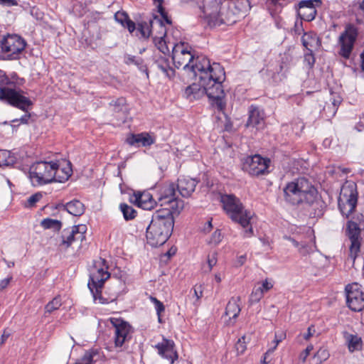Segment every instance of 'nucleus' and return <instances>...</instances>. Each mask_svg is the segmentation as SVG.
I'll return each instance as SVG.
<instances>
[{
    "label": "nucleus",
    "mask_w": 364,
    "mask_h": 364,
    "mask_svg": "<svg viewBox=\"0 0 364 364\" xmlns=\"http://www.w3.org/2000/svg\"><path fill=\"white\" fill-rule=\"evenodd\" d=\"M286 334L282 332L280 334L275 333L274 340L273 341L274 346L271 347L267 351V354L272 353L277 348L279 343L285 338Z\"/></svg>",
    "instance_id": "a18cd8bd"
},
{
    "label": "nucleus",
    "mask_w": 364,
    "mask_h": 364,
    "mask_svg": "<svg viewBox=\"0 0 364 364\" xmlns=\"http://www.w3.org/2000/svg\"><path fill=\"white\" fill-rule=\"evenodd\" d=\"M153 41L157 48L164 54H166L169 53V48L167 45L166 41H165V38H161V39L156 40V38H153Z\"/></svg>",
    "instance_id": "a19ab883"
},
{
    "label": "nucleus",
    "mask_w": 364,
    "mask_h": 364,
    "mask_svg": "<svg viewBox=\"0 0 364 364\" xmlns=\"http://www.w3.org/2000/svg\"><path fill=\"white\" fill-rule=\"evenodd\" d=\"M110 323L114 328V344L116 347H122L127 340L132 327L128 322L122 318H111Z\"/></svg>",
    "instance_id": "a211bd4d"
},
{
    "label": "nucleus",
    "mask_w": 364,
    "mask_h": 364,
    "mask_svg": "<svg viewBox=\"0 0 364 364\" xmlns=\"http://www.w3.org/2000/svg\"><path fill=\"white\" fill-rule=\"evenodd\" d=\"M284 200L292 205H303L314 217L322 215L323 202L316 188L309 179L301 177L288 183L284 188Z\"/></svg>",
    "instance_id": "f257e3e1"
},
{
    "label": "nucleus",
    "mask_w": 364,
    "mask_h": 364,
    "mask_svg": "<svg viewBox=\"0 0 364 364\" xmlns=\"http://www.w3.org/2000/svg\"><path fill=\"white\" fill-rule=\"evenodd\" d=\"M203 286L201 284L196 285L193 288L194 296L196 300L198 301L203 296Z\"/></svg>",
    "instance_id": "6e6d98bb"
},
{
    "label": "nucleus",
    "mask_w": 364,
    "mask_h": 364,
    "mask_svg": "<svg viewBox=\"0 0 364 364\" xmlns=\"http://www.w3.org/2000/svg\"><path fill=\"white\" fill-rule=\"evenodd\" d=\"M63 171V174L58 173L55 177V182L63 183L68 180L72 174L71 163L68 162L66 167L60 168Z\"/></svg>",
    "instance_id": "f704fd0d"
},
{
    "label": "nucleus",
    "mask_w": 364,
    "mask_h": 364,
    "mask_svg": "<svg viewBox=\"0 0 364 364\" xmlns=\"http://www.w3.org/2000/svg\"><path fill=\"white\" fill-rule=\"evenodd\" d=\"M316 14L317 11L316 8L312 7L309 10L301 9L298 11V15L300 18L306 21H313L315 18Z\"/></svg>",
    "instance_id": "c9c22d12"
},
{
    "label": "nucleus",
    "mask_w": 364,
    "mask_h": 364,
    "mask_svg": "<svg viewBox=\"0 0 364 364\" xmlns=\"http://www.w3.org/2000/svg\"><path fill=\"white\" fill-rule=\"evenodd\" d=\"M246 261V255H241L237 259V264L240 266H242Z\"/></svg>",
    "instance_id": "774afa93"
},
{
    "label": "nucleus",
    "mask_w": 364,
    "mask_h": 364,
    "mask_svg": "<svg viewBox=\"0 0 364 364\" xmlns=\"http://www.w3.org/2000/svg\"><path fill=\"white\" fill-rule=\"evenodd\" d=\"M9 158L13 159V163L14 162V158L11 156V153L6 150H0V160L4 161L7 160Z\"/></svg>",
    "instance_id": "13d9d810"
},
{
    "label": "nucleus",
    "mask_w": 364,
    "mask_h": 364,
    "mask_svg": "<svg viewBox=\"0 0 364 364\" xmlns=\"http://www.w3.org/2000/svg\"><path fill=\"white\" fill-rule=\"evenodd\" d=\"M223 239V235L220 230H216L211 235L209 243L215 245H218Z\"/></svg>",
    "instance_id": "603ef678"
},
{
    "label": "nucleus",
    "mask_w": 364,
    "mask_h": 364,
    "mask_svg": "<svg viewBox=\"0 0 364 364\" xmlns=\"http://www.w3.org/2000/svg\"><path fill=\"white\" fill-rule=\"evenodd\" d=\"M217 263V253L213 252V254L208 256L207 259V267L205 266L203 267V270L205 272H210L213 269V267Z\"/></svg>",
    "instance_id": "c03bdc74"
},
{
    "label": "nucleus",
    "mask_w": 364,
    "mask_h": 364,
    "mask_svg": "<svg viewBox=\"0 0 364 364\" xmlns=\"http://www.w3.org/2000/svg\"><path fill=\"white\" fill-rule=\"evenodd\" d=\"M346 304L353 311H360L364 308V294L358 283L348 284L346 288Z\"/></svg>",
    "instance_id": "dca6fc26"
},
{
    "label": "nucleus",
    "mask_w": 364,
    "mask_h": 364,
    "mask_svg": "<svg viewBox=\"0 0 364 364\" xmlns=\"http://www.w3.org/2000/svg\"><path fill=\"white\" fill-rule=\"evenodd\" d=\"M270 160L259 154L248 156L242 162V170L252 176L267 175L269 173Z\"/></svg>",
    "instance_id": "ddd939ff"
},
{
    "label": "nucleus",
    "mask_w": 364,
    "mask_h": 364,
    "mask_svg": "<svg viewBox=\"0 0 364 364\" xmlns=\"http://www.w3.org/2000/svg\"><path fill=\"white\" fill-rule=\"evenodd\" d=\"M301 43L306 49H311L315 45L319 46L321 41L316 33L305 32L301 38Z\"/></svg>",
    "instance_id": "cd10ccee"
},
{
    "label": "nucleus",
    "mask_w": 364,
    "mask_h": 364,
    "mask_svg": "<svg viewBox=\"0 0 364 364\" xmlns=\"http://www.w3.org/2000/svg\"><path fill=\"white\" fill-rule=\"evenodd\" d=\"M174 217L167 210H158L152 215L146 228V237L152 247L163 245L170 237L173 230Z\"/></svg>",
    "instance_id": "20e7f679"
},
{
    "label": "nucleus",
    "mask_w": 364,
    "mask_h": 364,
    "mask_svg": "<svg viewBox=\"0 0 364 364\" xmlns=\"http://www.w3.org/2000/svg\"><path fill=\"white\" fill-rule=\"evenodd\" d=\"M358 195L355 183L347 181L342 186L338 198V205L343 216L348 218L355 211L358 203Z\"/></svg>",
    "instance_id": "9d476101"
},
{
    "label": "nucleus",
    "mask_w": 364,
    "mask_h": 364,
    "mask_svg": "<svg viewBox=\"0 0 364 364\" xmlns=\"http://www.w3.org/2000/svg\"><path fill=\"white\" fill-rule=\"evenodd\" d=\"M119 208L126 220H132L136 217V212L132 206L126 203H122Z\"/></svg>",
    "instance_id": "72a5a7b5"
},
{
    "label": "nucleus",
    "mask_w": 364,
    "mask_h": 364,
    "mask_svg": "<svg viewBox=\"0 0 364 364\" xmlns=\"http://www.w3.org/2000/svg\"><path fill=\"white\" fill-rule=\"evenodd\" d=\"M64 208L74 216H80L85 212V205L79 200H73L64 205Z\"/></svg>",
    "instance_id": "bb28decb"
},
{
    "label": "nucleus",
    "mask_w": 364,
    "mask_h": 364,
    "mask_svg": "<svg viewBox=\"0 0 364 364\" xmlns=\"http://www.w3.org/2000/svg\"><path fill=\"white\" fill-rule=\"evenodd\" d=\"M87 226L83 224L66 228L61 231L59 245L65 248L70 247L77 240L82 241L85 239Z\"/></svg>",
    "instance_id": "2eb2a0df"
},
{
    "label": "nucleus",
    "mask_w": 364,
    "mask_h": 364,
    "mask_svg": "<svg viewBox=\"0 0 364 364\" xmlns=\"http://www.w3.org/2000/svg\"><path fill=\"white\" fill-rule=\"evenodd\" d=\"M10 336L11 333L8 331L4 330L0 338V346L4 345Z\"/></svg>",
    "instance_id": "69168bd1"
},
{
    "label": "nucleus",
    "mask_w": 364,
    "mask_h": 364,
    "mask_svg": "<svg viewBox=\"0 0 364 364\" xmlns=\"http://www.w3.org/2000/svg\"><path fill=\"white\" fill-rule=\"evenodd\" d=\"M346 235L350 241L349 257L354 263L360 250V229L358 225L355 222L349 221L347 225Z\"/></svg>",
    "instance_id": "f3484780"
},
{
    "label": "nucleus",
    "mask_w": 364,
    "mask_h": 364,
    "mask_svg": "<svg viewBox=\"0 0 364 364\" xmlns=\"http://www.w3.org/2000/svg\"><path fill=\"white\" fill-rule=\"evenodd\" d=\"M124 27H126L129 33H132L136 30V25L132 20L128 19L125 23Z\"/></svg>",
    "instance_id": "052dcab7"
},
{
    "label": "nucleus",
    "mask_w": 364,
    "mask_h": 364,
    "mask_svg": "<svg viewBox=\"0 0 364 364\" xmlns=\"http://www.w3.org/2000/svg\"><path fill=\"white\" fill-rule=\"evenodd\" d=\"M156 65L157 68L169 78L174 75L175 71L170 67L168 60L165 59L159 60L156 62Z\"/></svg>",
    "instance_id": "c756f323"
},
{
    "label": "nucleus",
    "mask_w": 364,
    "mask_h": 364,
    "mask_svg": "<svg viewBox=\"0 0 364 364\" xmlns=\"http://www.w3.org/2000/svg\"><path fill=\"white\" fill-rule=\"evenodd\" d=\"M13 277L12 276H9L4 279H1L0 281V291L6 289L11 281L12 280Z\"/></svg>",
    "instance_id": "bf43d9fd"
},
{
    "label": "nucleus",
    "mask_w": 364,
    "mask_h": 364,
    "mask_svg": "<svg viewBox=\"0 0 364 364\" xmlns=\"http://www.w3.org/2000/svg\"><path fill=\"white\" fill-rule=\"evenodd\" d=\"M115 20L120 23L122 26H124V23L129 19L128 15L124 11H118L114 15Z\"/></svg>",
    "instance_id": "864d4df0"
},
{
    "label": "nucleus",
    "mask_w": 364,
    "mask_h": 364,
    "mask_svg": "<svg viewBox=\"0 0 364 364\" xmlns=\"http://www.w3.org/2000/svg\"><path fill=\"white\" fill-rule=\"evenodd\" d=\"M313 350V346L309 345L306 349L300 354V359L302 362H305L310 352Z\"/></svg>",
    "instance_id": "4d7b16f0"
},
{
    "label": "nucleus",
    "mask_w": 364,
    "mask_h": 364,
    "mask_svg": "<svg viewBox=\"0 0 364 364\" xmlns=\"http://www.w3.org/2000/svg\"><path fill=\"white\" fill-rule=\"evenodd\" d=\"M137 31L141 33V36L144 38H149L152 36V28L150 26V20L149 22L142 21L138 23Z\"/></svg>",
    "instance_id": "473e14b6"
},
{
    "label": "nucleus",
    "mask_w": 364,
    "mask_h": 364,
    "mask_svg": "<svg viewBox=\"0 0 364 364\" xmlns=\"http://www.w3.org/2000/svg\"><path fill=\"white\" fill-rule=\"evenodd\" d=\"M42 197L43 195L41 193H36L31 196L27 200L28 206H33L37 202H38L42 198Z\"/></svg>",
    "instance_id": "5fc2aeb1"
},
{
    "label": "nucleus",
    "mask_w": 364,
    "mask_h": 364,
    "mask_svg": "<svg viewBox=\"0 0 364 364\" xmlns=\"http://www.w3.org/2000/svg\"><path fill=\"white\" fill-rule=\"evenodd\" d=\"M41 225L44 229H53L54 230L59 231L62 227V223L58 220L45 218L41 220Z\"/></svg>",
    "instance_id": "7c9ffc66"
},
{
    "label": "nucleus",
    "mask_w": 364,
    "mask_h": 364,
    "mask_svg": "<svg viewBox=\"0 0 364 364\" xmlns=\"http://www.w3.org/2000/svg\"><path fill=\"white\" fill-rule=\"evenodd\" d=\"M172 59L178 68L183 67V70H189L193 74L196 73L195 66L199 63L201 65L202 59L209 60L205 56H198L194 63L193 55L186 48H184L183 44L173 47Z\"/></svg>",
    "instance_id": "f8f14e48"
},
{
    "label": "nucleus",
    "mask_w": 364,
    "mask_h": 364,
    "mask_svg": "<svg viewBox=\"0 0 364 364\" xmlns=\"http://www.w3.org/2000/svg\"><path fill=\"white\" fill-rule=\"evenodd\" d=\"M135 203L137 205L144 210H151L156 205V198L154 199L153 196L148 192L137 193L134 194Z\"/></svg>",
    "instance_id": "b1692460"
},
{
    "label": "nucleus",
    "mask_w": 364,
    "mask_h": 364,
    "mask_svg": "<svg viewBox=\"0 0 364 364\" xmlns=\"http://www.w3.org/2000/svg\"><path fill=\"white\" fill-rule=\"evenodd\" d=\"M358 37V27L353 23H347L344 31L341 33L337 42L339 46L338 53L341 57L346 60L350 58Z\"/></svg>",
    "instance_id": "9b49d317"
},
{
    "label": "nucleus",
    "mask_w": 364,
    "mask_h": 364,
    "mask_svg": "<svg viewBox=\"0 0 364 364\" xmlns=\"http://www.w3.org/2000/svg\"><path fill=\"white\" fill-rule=\"evenodd\" d=\"M57 161H40L30 168V178L34 185L55 182Z\"/></svg>",
    "instance_id": "1a4fd4ad"
},
{
    "label": "nucleus",
    "mask_w": 364,
    "mask_h": 364,
    "mask_svg": "<svg viewBox=\"0 0 364 364\" xmlns=\"http://www.w3.org/2000/svg\"><path fill=\"white\" fill-rule=\"evenodd\" d=\"M166 22L165 19L160 16H154L152 19H150V26L152 28V38L156 40L165 38L166 36L167 28L166 25L171 26Z\"/></svg>",
    "instance_id": "412c9836"
},
{
    "label": "nucleus",
    "mask_w": 364,
    "mask_h": 364,
    "mask_svg": "<svg viewBox=\"0 0 364 364\" xmlns=\"http://www.w3.org/2000/svg\"><path fill=\"white\" fill-rule=\"evenodd\" d=\"M223 81L213 80L211 90H208V97L212 101L211 105L220 112L223 111L225 107V102L223 100L225 93L222 85Z\"/></svg>",
    "instance_id": "aec40b11"
},
{
    "label": "nucleus",
    "mask_w": 364,
    "mask_h": 364,
    "mask_svg": "<svg viewBox=\"0 0 364 364\" xmlns=\"http://www.w3.org/2000/svg\"><path fill=\"white\" fill-rule=\"evenodd\" d=\"M329 357V353L328 350L325 348H320L314 355V358H316L320 363L326 360Z\"/></svg>",
    "instance_id": "09e8293b"
},
{
    "label": "nucleus",
    "mask_w": 364,
    "mask_h": 364,
    "mask_svg": "<svg viewBox=\"0 0 364 364\" xmlns=\"http://www.w3.org/2000/svg\"><path fill=\"white\" fill-rule=\"evenodd\" d=\"M308 52L304 54V63L311 68L315 63V57L311 49H307Z\"/></svg>",
    "instance_id": "de8ad7c7"
},
{
    "label": "nucleus",
    "mask_w": 364,
    "mask_h": 364,
    "mask_svg": "<svg viewBox=\"0 0 364 364\" xmlns=\"http://www.w3.org/2000/svg\"><path fill=\"white\" fill-rule=\"evenodd\" d=\"M110 105L114 107V110L117 112L122 111L126 105V100L123 97L118 98L116 100H113L110 102Z\"/></svg>",
    "instance_id": "49530a36"
},
{
    "label": "nucleus",
    "mask_w": 364,
    "mask_h": 364,
    "mask_svg": "<svg viewBox=\"0 0 364 364\" xmlns=\"http://www.w3.org/2000/svg\"><path fill=\"white\" fill-rule=\"evenodd\" d=\"M212 228H213L212 222H211V220H208L206 223V224H205V227L203 228V230L205 232H209L212 229Z\"/></svg>",
    "instance_id": "338daca9"
},
{
    "label": "nucleus",
    "mask_w": 364,
    "mask_h": 364,
    "mask_svg": "<svg viewBox=\"0 0 364 364\" xmlns=\"http://www.w3.org/2000/svg\"><path fill=\"white\" fill-rule=\"evenodd\" d=\"M221 202L224 210L232 221L239 223L244 228H247L245 231V236L252 235L253 230L250 226L252 214L250 211L244 209L240 200L234 195L225 194L221 196Z\"/></svg>",
    "instance_id": "423d86ee"
},
{
    "label": "nucleus",
    "mask_w": 364,
    "mask_h": 364,
    "mask_svg": "<svg viewBox=\"0 0 364 364\" xmlns=\"http://www.w3.org/2000/svg\"><path fill=\"white\" fill-rule=\"evenodd\" d=\"M126 141L130 146H149L155 142V139L147 132H141L140 134H132L129 136Z\"/></svg>",
    "instance_id": "4be33fe9"
},
{
    "label": "nucleus",
    "mask_w": 364,
    "mask_h": 364,
    "mask_svg": "<svg viewBox=\"0 0 364 364\" xmlns=\"http://www.w3.org/2000/svg\"><path fill=\"white\" fill-rule=\"evenodd\" d=\"M62 305L61 299L60 296H55L52 301L48 302L45 306V314H51L55 310H58Z\"/></svg>",
    "instance_id": "4c0bfd02"
},
{
    "label": "nucleus",
    "mask_w": 364,
    "mask_h": 364,
    "mask_svg": "<svg viewBox=\"0 0 364 364\" xmlns=\"http://www.w3.org/2000/svg\"><path fill=\"white\" fill-rule=\"evenodd\" d=\"M262 288L263 294L269 289H271L273 287V284L267 281V279H265L260 287Z\"/></svg>",
    "instance_id": "0e129e2a"
},
{
    "label": "nucleus",
    "mask_w": 364,
    "mask_h": 364,
    "mask_svg": "<svg viewBox=\"0 0 364 364\" xmlns=\"http://www.w3.org/2000/svg\"><path fill=\"white\" fill-rule=\"evenodd\" d=\"M264 123L263 114L257 107L251 106L249 110V117L246 127H252L259 129Z\"/></svg>",
    "instance_id": "393cba45"
},
{
    "label": "nucleus",
    "mask_w": 364,
    "mask_h": 364,
    "mask_svg": "<svg viewBox=\"0 0 364 364\" xmlns=\"http://www.w3.org/2000/svg\"><path fill=\"white\" fill-rule=\"evenodd\" d=\"M235 349L238 354H242L246 350L245 336L240 338L235 343Z\"/></svg>",
    "instance_id": "3c124183"
},
{
    "label": "nucleus",
    "mask_w": 364,
    "mask_h": 364,
    "mask_svg": "<svg viewBox=\"0 0 364 364\" xmlns=\"http://www.w3.org/2000/svg\"><path fill=\"white\" fill-rule=\"evenodd\" d=\"M151 301L154 304L156 314H161L165 311V306L164 304L158 300L156 297L150 296Z\"/></svg>",
    "instance_id": "8fccbe9b"
},
{
    "label": "nucleus",
    "mask_w": 364,
    "mask_h": 364,
    "mask_svg": "<svg viewBox=\"0 0 364 364\" xmlns=\"http://www.w3.org/2000/svg\"><path fill=\"white\" fill-rule=\"evenodd\" d=\"M21 92L20 89L16 88V83L11 81L3 70H0V100L28 112V109L33 103ZM30 117L31 114L26 113L20 119H14L12 122L27 124Z\"/></svg>",
    "instance_id": "39448f33"
},
{
    "label": "nucleus",
    "mask_w": 364,
    "mask_h": 364,
    "mask_svg": "<svg viewBox=\"0 0 364 364\" xmlns=\"http://www.w3.org/2000/svg\"><path fill=\"white\" fill-rule=\"evenodd\" d=\"M26 46L25 40L16 34H9L1 41V50L10 60L18 59Z\"/></svg>",
    "instance_id": "4468645a"
},
{
    "label": "nucleus",
    "mask_w": 364,
    "mask_h": 364,
    "mask_svg": "<svg viewBox=\"0 0 364 364\" xmlns=\"http://www.w3.org/2000/svg\"><path fill=\"white\" fill-rule=\"evenodd\" d=\"M155 348L157 349L159 355L168 360L170 364H173L178 358L175 343L172 340L163 338L162 341L155 346Z\"/></svg>",
    "instance_id": "6ab92c4d"
},
{
    "label": "nucleus",
    "mask_w": 364,
    "mask_h": 364,
    "mask_svg": "<svg viewBox=\"0 0 364 364\" xmlns=\"http://www.w3.org/2000/svg\"><path fill=\"white\" fill-rule=\"evenodd\" d=\"M321 5V0H302L299 4V9L309 10L311 7L316 8Z\"/></svg>",
    "instance_id": "58836bf2"
},
{
    "label": "nucleus",
    "mask_w": 364,
    "mask_h": 364,
    "mask_svg": "<svg viewBox=\"0 0 364 364\" xmlns=\"http://www.w3.org/2000/svg\"><path fill=\"white\" fill-rule=\"evenodd\" d=\"M108 267L106 264L105 259H100V261L95 262L93 267L90 270V279L87 284L88 288L92 294L94 300H98L100 304H108L114 299H105L102 296V288L107 279L110 277L109 272L107 271Z\"/></svg>",
    "instance_id": "0eeeda50"
},
{
    "label": "nucleus",
    "mask_w": 364,
    "mask_h": 364,
    "mask_svg": "<svg viewBox=\"0 0 364 364\" xmlns=\"http://www.w3.org/2000/svg\"><path fill=\"white\" fill-rule=\"evenodd\" d=\"M201 65L195 66L196 73L195 77L199 79L198 83H193L188 86L184 92L185 97L192 101L208 96V90H210L213 80H225V73L224 68L218 63H210V60L202 59Z\"/></svg>",
    "instance_id": "7ed1b4c3"
},
{
    "label": "nucleus",
    "mask_w": 364,
    "mask_h": 364,
    "mask_svg": "<svg viewBox=\"0 0 364 364\" xmlns=\"http://www.w3.org/2000/svg\"><path fill=\"white\" fill-rule=\"evenodd\" d=\"M263 290L262 287L254 288L249 299V303L253 304L259 302L263 297Z\"/></svg>",
    "instance_id": "ea45409f"
},
{
    "label": "nucleus",
    "mask_w": 364,
    "mask_h": 364,
    "mask_svg": "<svg viewBox=\"0 0 364 364\" xmlns=\"http://www.w3.org/2000/svg\"><path fill=\"white\" fill-rule=\"evenodd\" d=\"M157 202L162 208L167 210L171 214L178 215L183 208L184 202L176 197V189L173 183H166L157 191L156 195Z\"/></svg>",
    "instance_id": "6e6552de"
},
{
    "label": "nucleus",
    "mask_w": 364,
    "mask_h": 364,
    "mask_svg": "<svg viewBox=\"0 0 364 364\" xmlns=\"http://www.w3.org/2000/svg\"><path fill=\"white\" fill-rule=\"evenodd\" d=\"M197 183L194 178L183 177L178 179L177 189L183 197L188 198L195 191Z\"/></svg>",
    "instance_id": "5701e85b"
},
{
    "label": "nucleus",
    "mask_w": 364,
    "mask_h": 364,
    "mask_svg": "<svg viewBox=\"0 0 364 364\" xmlns=\"http://www.w3.org/2000/svg\"><path fill=\"white\" fill-rule=\"evenodd\" d=\"M164 0H154V2H157V9L158 11L160 14V15L162 16V17L165 19L166 22L168 24L171 23V19L168 16L167 12L165 11V9L163 6V3Z\"/></svg>",
    "instance_id": "37998d69"
},
{
    "label": "nucleus",
    "mask_w": 364,
    "mask_h": 364,
    "mask_svg": "<svg viewBox=\"0 0 364 364\" xmlns=\"http://www.w3.org/2000/svg\"><path fill=\"white\" fill-rule=\"evenodd\" d=\"M347 341L350 352L358 350L361 345V338L356 335L349 334L347 336Z\"/></svg>",
    "instance_id": "2f4dec72"
},
{
    "label": "nucleus",
    "mask_w": 364,
    "mask_h": 364,
    "mask_svg": "<svg viewBox=\"0 0 364 364\" xmlns=\"http://www.w3.org/2000/svg\"><path fill=\"white\" fill-rule=\"evenodd\" d=\"M248 4L247 0H229L225 4L211 0L202 9L203 18L210 28L232 25L245 15Z\"/></svg>",
    "instance_id": "f03ea898"
},
{
    "label": "nucleus",
    "mask_w": 364,
    "mask_h": 364,
    "mask_svg": "<svg viewBox=\"0 0 364 364\" xmlns=\"http://www.w3.org/2000/svg\"><path fill=\"white\" fill-rule=\"evenodd\" d=\"M97 355V351L96 350L86 351L82 358L74 364H93L94 357Z\"/></svg>",
    "instance_id": "e433bc0d"
},
{
    "label": "nucleus",
    "mask_w": 364,
    "mask_h": 364,
    "mask_svg": "<svg viewBox=\"0 0 364 364\" xmlns=\"http://www.w3.org/2000/svg\"><path fill=\"white\" fill-rule=\"evenodd\" d=\"M314 326L311 325L308 328L307 333L304 334V338L306 341L309 340L314 335Z\"/></svg>",
    "instance_id": "e2e57ef3"
},
{
    "label": "nucleus",
    "mask_w": 364,
    "mask_h": 364,
    "mask_svg": "<svg viewBox=\"0 0 364 364\" xmlns=\"http://www.w3.org/2000/svg\"><path fill=\"white\" fill-rule=\"evenodd\" d=\"M240 297H232L228 301L225 308V314L230 317V320H235L238 316L241 308L240 306ZM235 321H232V323Z\"/></svg>",
    "instance_id": "a878e982"
},
{
    "label": "nucleus",
    "mask_w": 364,
    "mask_h": 364,
    "mask_svg": "<svg viewBox=\"0 0 364 364\" xmlns=\"http://www.w3.org/2000/svg\"><path fill=\"white\" fill-rule=\"evenodd\" d=\"M0 5L6 6H17L18 1L16 0H0Z\"/></svg>",
    "instance_id": "680f3d73"
},
{
    "label": "nucleus",
    "mask_w": 364,
    "mask_h": 364,
    "mask_svg": "<svg viewBox=\"0 0 364 364\" xmlns=\"http://www.w3.org/2000/svg\"><path fill=\"white\" fill-rule=\"evenodd\" d=\"M124 62L128 65H135L139 70L147 73L146 66L144 65V60L140 57L127 54L124 57Z\"/></svg>",
    "instance_id": "c85d7f7f"
},
{
    "label": "nucleus",
    "mask_w": 364,
    "mask_h": 364,
    "mask_svg": "<svg viewBox=\"0 0 364 364\" xmlns=\"http://www.w3.org/2000/svg\"><path fill=\"white\" fill-rule=\"evenodd\" d=\"M340 104L339 100H333L331 102V105H327L324 106V112H326L327 109H331L330 114H326V118H331L333 116H335L337 109L338 106Z\"/></svg>",
    "instance_id": "79ce46f5"
}]
</instances>
